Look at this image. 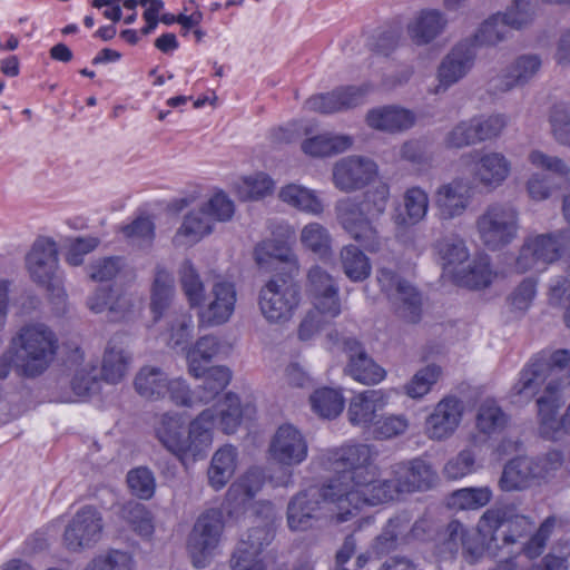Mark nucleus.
<instances>
[{
  "label": "nucleus",
  "instance_id": "nucleus-24",
  "mask_svg": "<svg viewBox=\"0 0 570 570\" xmlns=\"http://www.w3.org/2000/svg\"><path fill=\"white\" fill-rule=\"evenodd\" d=\"M155 435L160 444L180 461L187 458L185 422L178 413H163L154 424Z\"/></svg>",
  "mask_w": 570,
  "mask_h": 570
},
{
  "label": "nucleus",
  "instance_id": "nucleus-53",
  "mask_svg": "<svg viewBox=\"0 0 570 570\" xmlns=\"http://www.w3.org/2000/svg\"><path fill=\"white\" fill-rule=\"evenodd\" d=\"M178 276L181 289L190 307L200 305L205 294V286L197 269L189 259L181 263Z\"/></svg>",
  "mask_w": 570,
  "mask_h": 570
},
{
  "label": "nucleus",
  "instance_id": "nucleus-32",
  "mask_svg": "<svg viewBox=\"0 0 570 570\" xmlns=\"http://www.w3.org/2000/svg\"><path fill=\"white\" fill-rule=\"evenodd\" d=\"M446 23L439 10H422L407 24V35L415 45H428L444 31Z\"/></svg>",
  "mask_w": 570,
  "mask_h": 570
},
{
  "label": "nucleus",
  "instance_id": "nucleus-55",
  "mask_svg": "<svg viewBox=\"0 0 570 570\" xmlns=\"http://www.w3.org/2000/svg\"><path fill=\"white\" fill-rule=\"evenodd\" d=\"M255 259L258 265L267 263L269 259H276L278 262L289 265L291 269L298 271L297 256L289 248L282 246L274 239H267L259 243L255 247Z\"/></svg>",
  "mask_w": 570,
  "mask_h": 570
},
{
  "label": "nucleus",
  "instance_id": "nucleus-48",
  "mask_svg": "<svg viewBox=\"0 0 570 570\" xmlns=\"http://www.w3.org/2000/svg\"><path fill=\"white\" fill-rule=\"evenodd\" d=\"M299 242L303 247L326 259L332 255V236L328 229L320 223L306 224L299 234Z\"/></svg>",
  "mask_w": 570,
  "mask_h": 570
},
{
  "label": "nucleus",
  "instance_id": "nucleus-45",
  "mask_svg": "<svg viewBox=\"0 0 570 570\" xmlns=\"http://www.w3.org/2000/svg\"><path fill=\"white\" fill-rule=\"evenodd\" d=\"M199 379H203V384L196 389L195 399L197 403L207 404L228 385L232 374L229 368L219 365L205 368Z\"/></svg>",
  "mask_w": 570,
  "mask_h": 570
},
{
  "label": "nucleus",
  "instance_id": "nucleus-34",
  "mask_svg": "<svg viewBox=\"0 0 570 570\" xmlns=\"http://www.w3.org/2000/svg\"><path fill=\"white\" fill-rule=\"evenodd\" d=\"M215 415L213 409H206L190 422L187 434V456L194 459L204 456L213 442Z\"/></svg>",
  "mask_w": 570,
  "mask_h": 570
},
{
  "label": "nucleus",
  "instance_id": "nucleus-13",
  "mask_svg": "<svg viewBox=\"0 0 570 570\" xmlns=\"http://www.w3.org/2000/svg\"><path fill=\"white\" fill-rule=\"evenodd\" d=\"M473 188L470 181L456 177L440 184L433 191L432 200L435 217L441 223H449L462 217L471 206Z\"/></svg>",
  "mask_w": 570,
  "mask_h": 570
},
{
  "label": "nucleus",
  "instance_id": "nucleus-38",
  "mask_svg": "<svg viewBox=\"0 0 570 570\" xmlns=\"http://www.w3.org/2000/svg\"><path fill=\"white\" fill-rule=\"evenodd\" d=\"M263 484V472L258 469H249L229 487L226 493V502L230 509L237 510L252 500Z\"/></svg>",
  "mask_w": 570,
  "mask_h": 570
},
{
  "label": "nucleus",
  "instance_id": "nucleus-12",
  "mask_svg": "<svg viewBox=\"0 0 570 570\" xmlns=\"http://www.w3.org/2000/svg\"><path fill=\"white\" fill-rule=\"evenodd\" d=\"M237 291L233 282L217 279L209 292L204 294L198 307L199 327H214L227 323L235 312Z\"/></svg>",
  "mask_w": 570,
  "mask_h": 570
},
{
  "label": "nucleus",
  "instance_id": "nucleus-37",
  "mask_svg": "<svg viewBox=\"0 0 570 570\" xmlns=\"http://www.w3.org/2000/svg\"><path fill=\"white\" fill-rule=\"evenodd\" d=\"M131 363V354L115 340H111L105 351L101 374L106 382L119 383L127 374Z\"/></svg>",
  "mask_w": 570,
  "mask_h": 570
},
{
  "label": "nucleus",
  "instance_id": "nucleus-31",
  "mask_svg": "<svg viewBox=\"0 0 570 570\" xmlns=\"http://www.w3.org/2000/svg\"><path fill=\"white\" fill-rule=\"evenodd\" d=\"M434 252L439 264L444 273L450 274L454 279L460 274L459 266L469 259L470 253L465 240L458 234L441 237L434 244Z\"/></svg>",
  "mask_w": 570,
  "mask_h": 570
},
{
  "label": "nucleus",
  "instance_id": "nucleus-57",
  "mask_svg": "<svg viewBox=\"0 0 570 570\" xmlns=\"http://www.w3.org/2000/svg\"><path fill=\"white\" fill-rule=\"evenodd\" d=\"M219 425L226 434L236 431L240 423L242 410L240 402L236 394L227 393L224 400L219 402L218 410Z\"/></svg>",
  "mask_w": 570,
  "mask_h": 570
},
{
  "label": "nucleus",
  "instance_id": "nucleus-9",
  "mask_svg": "<svg viewBox=\"0 0 570 570\" xmlns=\"http://www.w3.org/2000/svg\"><path fill=\"white\" fill-rule=\"evenodd\" d=\"M224 528V514L219 509H208L196 519L187 540V551L195 568L203 569L209 564Z\"/></svg>",
  "mask_w": 570,
  "mask_h": 570
},
{
  "label": "nucleus",
  "instance_id": "nucleus-33",
  "mask_svg": "<svg viewBox=\"0 0 570 570\" xmlns=\"http://www.w3.org/2000/svg\"><path fill=\"white\" fill-rule=\"evenodd\" d=\"M415 527L406 514H400L389 520L382 532L374 539L372 549L376 554H386L407 541Z\"/></svg>",
  "mask_w": 570,
  "mask_h": 570
},
{
  "label": "nucleus",
  "instance_id": "nucleus-44",
  "mask_svg": "<svg viewBox=\"0 0 570 570\" xmlns=\"http://www.w3.org/2000/svg\"><path fill=\"white\" fill-rule=\"evenodd\" d=\"M340 263L343 273L351 282H363L371 275L370 258L356 245L350 244L341 248Z\"/></svg>",
  "mask_w": 570,
  "mask_h": 570
},
{
  "label": "nucleus",
  "instance_id": "nucleus-62",
  "mask_svg": "<svg viewBox=\"0 0 570 570\" xmlns=\"http://www.w3.org/2000/svg\"><path fill=\"white\" fill-rule=\"evenodd\" d=\"M124 236L138 246H149L155 237V225L148 217H138L121 227Z\"/></svg>",
  "mask_w": 570,
  "mask_h": 570
},
{
  "label": "nucleus",
  "instance_id": "nucleus-11",
  "mask_svg": "<svg viewBox=\"0 0 570 570\" xmlns=\"http://www.w3.org/2000/svg\"><path fill=\"white\" fill-rule=\"evenodd\" d=\"M562 234H541L527 237L519 249L514 268L518 273H527L546 268L558 261L564 249Z\"/></svg>",
  "mask_w": 570,
  "mask_h": 570
},
{
  "label": "nucleus",
  "instance_id": "nucleus-56",
  "mask_svg": "<svg viewBox=\"0 0 570 570\" xmlns=\"http://www.w3.org/2000/svg\"><path fill=\"white\" fill-rule=\"evenodd\" d=\"M122 519L140 537L149 538L154 533L151 513L138 502H128L121 510Z\"/></svg>",
  "mask_w": 570,
  "mask_h": 570
},
{
  "label": "nucleus",
  "instance_id": "nucleus-52",
  "mask_svg": "<svg viewBox=\"0 0 570 570\" xmlns=\"http://www.w3.org/2000/svg\"><path fill=\"white\" fill-rule=\"evenodd\" d=\"M492 498V491L489 487L463 488L453 491L448 505L455 510H476L487 505Z\"/></svg>",
  "mask_w": 570,
  "mask_h": 570
},
{
  "label": "nucleus",
  "instance_id": "nucleus-26",
  "mask_svg": "<svg viewBox=\"0 0 570 570\" xmlns=\"http://www.w3.org/2000/svg\"><path fill=\"white\" fill-rule=\"evenodd\" d=\"M541 471L534 459L527 456L512 459L503 468L499 487L502 491L527 489L533 480L542 479Z\"/></svg>",
  "mask_w": 570,
  "mask_h": 570
},
{
  "label": "nucleus",
  "instance_id": "nucleus-15",
  "mask_svg": "<svg viewBox=\"0 0 570 570\" xmlns=\"http://www.w3.org/2000/svg\"><path fill=\"white\" fill-rule=\"evenodd\" d=\"M101 513L94 507L81 508L69 521L63 532L65 547L73 552L92 548L102 535Z\"/></svg>",
  "mask_w": 570,
  "mask_h": 570
},
{
  "label": "nucleus",
  "instance_id": "nucleus-40",
  "mask_svg": "<svg viewBox=\"0 0 570 570\" xmlns=\"http://www.w3.org/2000/svg\"><path fill=\"white\" fill-rule=\"evenodd\" d=\"M352 145L351 136L323 132L305 139L302 150L312 157H328L347 150Z\"/></svg>",
  "mask_w": 570,
  "mask_h": 570
},
{
  "label": "nucleus",
  "instance_id": "nucleus-21",
  "mask_svg": "<svg viewBox=\"0 0 570 570\" xmlns=\"http://www.w3.org/2000/svg\"><path fill=\"white\" fill-rule=\"evenodd\" d=\"M342 348L347 355L345 373L364 385H376L386 377V371L379 365L355 338H344Z\"/></svg>",
  "mask_w": 570,
  "mask_h": 570
},
{
  "label": "nucleus",
  "instance_id": "nucleus-59",
  "mask_svg": "<svg viewBox=\"0 0 570 570\" xmlns=\"http://www.w3.org/2000/svg\"><path fill=\"white\" fill-rule=\"evenodd\" d=\"M194 328L193 316L187 312L174 313L169 322L167 344L171 347L180 346L189 340Z\"/></svg>",
  "mask_w": 570,
  "mask_h": 570
},
{
  "label": "nucleus",
  "instance_id": "nucleus-2",
  "mask_svg": "<svg viewBox=\"0 0 570 570\" xmlns=\"http://www.w3.org/2000/svg\"><path fill=\"white\" fill-rule=\"evenodd\" d=\"M570 352L558 350L540 353L521 371L513 392L525 400L537 397L541 434H552L558 428L557 411L561 391L570 384Z\"/></svg>",
  "mask_w": 570,
  "mask_h": 570
},
{
  "label": "nucleus",
  "instance_id": "nucleus-3",
  "mask_svg": "<svg viewBox=\"0 0 570 570\" xmlns=\"http://www.w3.org/2000/svg\"><path fill=\"white\" fill-rule=\"evenodd\" d=\"M389 199L390 186L380 183L362 196L346 197L335 204L336 218L342 228L371 253H377L383 247V238L374 220L385 213Z\"/></svg>",
  "mask_w": 570,
  "mask_h": 570
},
{
  "label": "nucleus",
  "instance_id": "nucleus-39",
  "mask_svg": "<svg viewBox=\"0 0 570 570\" xmlns=\"http://www.w3.org/2000/svg\"><path fill=\"white\" fill-rule=\"evenodd\" d=\"M175 297V281L167 269L157 267L150 289V311L158 320L167 311Z\"/></svg>",
  "mask_w": 570,
  "mask_h": 570
},
{
  "label": "nucleus",
  "instance_id": "nucleus-20",
  "mask_svg": "<svg viewBox=\"0 0 570 570\" xmlns=\"http://www.w3.org/2000/svg\"><path fill=\"white\" fill-rule=\"evenodd\" d=\"M464 165L474 163L473 178L488 189L500 187L511 173L510 160L499 151L480 153L472 150L461 156Z\"/></svg>",
  "mask_w": 570,
  "mask_h": 570
},
{
  "label": "nucleus",
  "instance_id": "nucleus-14",
  "mask_svg": "<svg viewBox=\"0 0 570 570\" xmlns=\"http://www.w3.org/2000/svg\"><path fill=\"white\" fill-rule=\"evenodd\" d=\"M268 454L282 468L301 465L308 456V442L304 433L291 423L279 425L273 434Z\"/></svg>",
  "mask_w": 570,
  "mask_h": 570
},
{
  "label": "nucleus",
  "instance_id": "nucleus-22",
  "mask_svg": "<svg viewBox=\"0 0 570 570\" xmlns=\"http://www.w3.org/2000/svg\"><path fill=\"white\" fill-rule=\"evenodd\" d=\"M370 91V85L341 87L331 92L309 97L304 108L323 115L340 112L363 104Z\"/></svg>",
  "mask_w": 570,
  "mask_h": 570
},
{
  "label": "nucleus",
  "instance_id": "nucleus-1",
  "mask_svg": "<svg viewBox=\"0 0 570 570\" xmlns=\"http://www.w3.org/2000/svg\"><path fill=\"white\" fill-rule=\"evenodd\" d=\"M376 450L368 444H346L326 450L322 454V464L327 469L341 471L328 484L337 492L341 521L364 505H372L371 491L376 488L379 469L374 464Z\"/></svg>",
  "mask_w": 570,
  "mask_h": 570
},
{
  "label": "nucleus",
  "instance_id": "nucleus-25",
  "mask_svg": "<svg viewBox=\"0 0 570 570\" xmlns=\"http://www.w3.org/2000/svg\"><path fill=\"white\" fill-rule=\"evenodd\" d=\"M387 400L383 390H366L355 394L347 407L350 423L361 428L374 425L376 412L387 404Z\"/></svg>",
  "mask_w": 570,
  "mask_h": 570
},
{
  "label": "nucleus",
  "instance_id": "nucleus-35",
  "mask_svg": "<svg viewBox=\"0 0 570 570\" xmlns=\"http://www.w3.org/2000/svg\"><path fill=\"white\" fill-rule=\"evenodd\" d=\"M237 455V449L233 445H224L214 453L207 471L208 483L214 490H222L233 478Z\"/></svg>",
  "mask_w": 570,
  "mask_h": 570
},
{
  "label": "nucleus",
  "instance_id": "nucleus-46",
  "mask_svg": "<svg viewBox=\"0 0 570 570\" xmlns=\"http://www.w3.org/2000/svg\"><path fill=\"white\" fill-rule=\"evenodd\" d=\"M497 273L492 269L490 257L487 255L476 256L466 271L455 275L459 285L474 289L485 288L494 281Z\"/></svg>",
  "mask_w": 570,
  "mask_h": 570
},
{
  "label": "nucleus",
  "instance_id": "nucleus-50",
  "mask_svg": "<svg viewBox=\"0 0 570 570\" xmlns=\"http://www.w3.org/2000/svg\"><path fill=\"white\" fill-rule=\"evenodd\" d=\"M312 410L321 417H336L344 409V397L331 387L315 390L309 396Z\"/></svg>",
  "mask_w": 570,
  "mask_h": 570
},
{
  "label": "nucleus",
  "instance_id": "nucleus-29",
  "mask_svg": "<svg viewBox=\"0 0 570 570\" xmlns=\"http://www.w3.org/2000/svg\"><path fill=\"white\" fill-rule=\"evenodd\" d=\"M365 121L372 129L399 132L411 128L414 125V115L399 106H382L367 111Z\"/></svg>",
  "mask_w": 570,
  "mask_h": 570
},
{
  "label": "nucleus",
  "instance_id": "nucleus-16",
  "mask_svg": "<svg viewBox=\"0 0 570 570\" xmlns=\"http://www.w3.org/2000/svg\"><path fill=\"white\" fill-rule=\"evenodd\" d=\"M476 59V50L472 41L464 40L454 46L441 60L438 70V85L430 90L434 95L445 92L472 70Z\"/></svg>",
  "mask_w": 570,
  "mask_h": 570
},
{
  "label": "nucleus",
  "instance_id": "nucleus-23",
  "mask_svg": "<svg viewBox=\"0 0 570 570\" xmlns=\"http://www.w3.org/2000/svg\"><path fill=\"white\" fill-rule=\"evenodd\" d=\"M30 277L37 284L49 287L58 268V247L53 239L39 237L26 256Z\"/></svg>",
  "mask_w": 570,
  "mask_h": 570
},
{
  "label": "nucleus",
  "instance_id": "nucleus-27",
  "mask_svg": "<svg viewBox=\"0 0 570 570\" xmlns=\"http://www.w3.org/2000/svg\"><path fill=\"white\" fill-rule=\"evenodd\" d=\"M214 230L213 218L205 207L189 210L173 237L175 247H187L198 243Z\"/></svg>",
  "mask_w": 570,
  "mask_h": 570
},
{
  "label": "nucleus",
  "instance_id": "nucleus-58",
  "mask_svg": "<svg viewBox=\"0 0 570 570\" xmlns=\"http://www.w3.org/2000/svg\"><path fill=\"white\" fill-rule=\"evenodd\" d=\"M83 570H134V561L128 552L110 550L94 558Z\"/></svg>",
  "mask_w": 570,
  "mask_h": 570
},
{
  "label": "nucleus",
  "instance_id": "nucleus-4",
  "mask_svg": "<svg viewBox=\"0 0 570 570\" xmlns=\"http://www.w3.org/2000/svg\"><path fill=\"white\" fill-rule=\"evenodd\" d=\"M9 344L16 355L17 374L37 377L52 363L59 348V338L47 324L29 322L12 334Z\"/></svg>",
  "mask_w": 570,
  "mask_h": 570
},
{
  "label": "nucleus",
  "instance_id": "nucleus-61",
  "mask_svg": "<svg viewBox=\"0 0 570 570\" xmlns=\"http://www.w3.org/2000/svg\"><path fill=\"white\" fill-rule=\"evenodd\" d=\"M549 124L554 140L562 146L570 147V112L567 107L553 106L550 110Z\"/></svg>",
  "mask_w": 570,
  "mask_h": 570
},
{
  "label": "nucleus",
  "instance_id": "nucleus-18",
  "mask_svg": "<svg viewBox=\"0 0 570 570\" xmlns=\"http://www.w3.org/2000/svg\"><path fill=\"white\" fill-rule=\"evenodd\" d=\"M464 403L455 395H445L433 407L424 422L425 435L435 441L451 438L461 424Z\"/></svg>",
  "mask_w": 570,
  "mask_h": 570
},
{
  "label": "nucleus",
  "instance_id": "nucleus-30",
  "mask_svg": "<svg viewBox=\"0 0 570 570\" xmlns=\"http://www.w3.org/2000/svg\"><path fill=\"white\" fill-rule=\"evenodd\" d=\"M404 213L392 215V222L397 229H405L423 222L429 213L430 198L426 190L420 186H412L403 194Z\"/></svg>",
  "mask_w": 570,
  "mask_h": 570
},
{
  "label": "nucleus",
  "instance_id": "nucleus-43",
  "mask_svg": "<svg viewBox=\"0 0 570 570\" xmlns=\"http://www.w3.org/2000/svg\"><path fill=\"white\" fill-rule=\"evenodd\" d=\"M278 197L285 204L311 215L320 216L324 206L322 200L311 189L289 184L281 188Z\"/></svg>",
  "mask_w": 570,
  "mask_h": 570
},
{
  "label": "nucleus",
  "instance_id": "nucleus-8",
  "mask_svg": "<svg viewBox=\"0 0 570 570\" xmlns=\"http://www.w3.org/2000/svg\"><path fill=\"white\" fill-rule=\"evenodd\" d=\"M336 512L337 521L341 511L338 510L337 492L330 489V484L323 487H311L294 495L287 505V523L293 531H305L314 521L322 517L323 511Z\"/></svg>",
  "mask_w": 570,
  "mask_h": 570
},
{
  "label": "nucleus",
  "instance_id": "nucleus-28",
  "mask_svg": "<svg viewBox=\"0 0 570 570\" xmlns=\"http://www.w3.org/2000/svg\"><path fill=\"white\" fill-rule=\"evenodd\" d=\"M541 65L542 60L538 55H521L510 65L504 73L494 80L493 87L504 92L514 87L524 86L537 76Z\"/></svg>",
  "mask_w": 570,
  "mask_h": 570
},
{
  "label": "nucleus",
  "instance_id": "nucleus-63",
  "mask_svg": "<svg viewBox=\"0 0 570 570\" xmlns=\"http://www.w3.org/2000/svg\"><path fill=\"white\" fill-rule=\"evenodd\" d=\"M476 471L475 454L470 449H464L456 456L449 460L443 472L448 479L458 480Z\"/></svg>",
  "mask_w": 570,
  "mask_h": 570
},
{
  "label": "nucleus",
  "instance_id": "nucleus-7",
  "mask_svg": "<svg viewBox=\"0 0 570 570\" xmlns=\"http://www.w3.org/2000/svg\"><path fill=\"white\" fill-rule=\"evenodd\" d=\"M301 303L299 286L287 275H274L259 289L258 307L269 324L292 320Z\"/></svg>",
  "mask_w": 570,
  "mask_h": 570
},
{
  "label": "nucleus",
  "instance_id": "nucleus-64",
  "mask_svg": "<svg viewBox=\"0 0 570 570\" xmlns=\"http://www.w3.org/2000/svg\"><path fill=\"white\" fill-rule=\"evenodd\" d=\"M127 483L131 492L140 499L148 500L155 493V478L147 468H137L129 471Z\"/></svg>",
  "mask_w": 570,
  "mask_h": 570
},
{
  "label": "nucleus",
  "instance_id": "nucleus-10",
  "mask_svg": "<svg viewBox=\"0 0 570 570\" xmlns=\"http://www.w3.org/2000/svg\"><path fill=\"white\" fill-rule=\"evenodd\" d=\"M377 282L395 314L409 323H416L421 317V296L405 279L399 277L392 269H377Z\"/></svg>",
  "mask_w": 570,
  "mask_h": 570
},
{
  "label": "nucleus",
  "instance_id": "nucleus-19",
  "mask_svg": "<svg viewBox=\"0 0 570 570\" xmlns=\"http://www.w3.org/2000/svg\"><path fill=\"white\" fill-rule=\"evenodd\" d=\"M379 174L377 165L364 156H347L335 163L333 167V184L344 193L362 189Z\"/></svg>",
  "mask_w": 570,
  "mask_h": 570
},
{
  "label": "nucleus",
  "instance_id": "nucleus-17",
  "mask_svg": "<svg viewBox=\"0 0 570 570\" xmlns=\"http://www.w3.org/2000/svg\"><path fill=\"white\" fill-rule=\"evenodd\" d=\"M306 293L313 306L325 317L335 318L341 314L340 287L335 278L323 267L314 265L308 269Z\"/></svg>",
  "mask_w": 570,
  "mask_h": 570
},
{
  "label": "nucleus",
  "instance_id": "nucleus-36",
  "mask_svg": "<svg viewBox=\"0 0 570 570\" xmlns=\"http://www.w3.org/2000/svg\"><path fill=\"white\" fill-rule=\"evenodd\" d=\"M168 374L160 367L145 365L137 372L134 386L136 392L146 400L157 401L166 397Z\"/></svg>",
  "mask_w": 570,
  "mask_h": 570
},
{
  "label": "nucleus",
  "instance_id": "nucleus-41",
  "mask_svg": "<svg viewBox=\"0 0 570 570\" xmlns=\"http://www.w3.org/2000/svg\"><path fill=\"white\" fill-rule=\"evenodd\" d=\"M218 352L219 342L216 336L205 335L198 338L186 353L188 373L195 379L200 377Z\"/></svg>",
  "mask_w": 570,
  "mask_h": 570
},
{
  "label": "nucleus",
  "instance_id": "nucleus-6",
  "mask_svg": "<svg viewBox=\"0 0 570 570\" xmlns=\"http://www.w3.org/2000/svg\"><path fill=\"white\" fill-rule=\"evenodd\" d=\"M475 228L480 242L490 250H500L518 237V209L507 203H492L476 217Z\"/></svg>",
  "mask_w": 570,
  "mask_h": 570
},
{
  "label": "nucleus",
  "instance_id": "nucleus-49",
  "mask_svg": "<svg viewBox=\"0 0 570 570\" xmlns=\"http://www.w3.org/2000/svg\"><path fill=\"white\" fill-rule=\"evenodd\" d=\"M442 368L436 364H428L417 370L409 382L403 385V392L412 400H420L430 393L442 376Z\"/></svg>",
  "mask_w": 570,
  "mask_h": 570
},
{
  "label": "nucleus",
  "instance_id": "nucleus-54",
  "mask_svg": "<svg viewBox=\"0 0 570 570\" xmlns=\"http://www.w3.org/2000/svg\"><path fill=\"white\" fill-rule=\"evenodd\" d=\"M273 540L272 531L266 527H256L249 530L247 539L242 540L234 552V562L240 564V560L248 557H259L261 552Z\"/></svg>",
  "mask_w": 570,
  "mask_h": 570
},
{
  "label": "nucleus",
  "instance_id": "nucleus-47",
  "mask_svg": "<svg viewBox=\"0 0 570 570\" xmlns=\"http://www.w3.org/2000/svg\"><path fill=\"white\" fill-rule=\"evenodd\" d=\"M507 424V415L494 400H485L476 411L475 428L485 438L499 434Z\"/></svg>",
  "mask_w": 570,
  "mask_h": 570
},
{
  "label": "nucleus",
  "instance_id": "nucleus-60",
  "mask_svg": "<svg viewBox=\"0 0 570 570\" xmlns=\"http://www.w3.org/2000/svg\"><path fill=\"white\" fill-rule=\"evenodd\" d=\"M409 425V419L404 414H390L375 421L373 435L377 440L393 439L405 433Z\"/></svg>",
  "mask_w": 570,
  "mask_h": 570
},
{
  "label": "nucleus",
  "instance_id": "nucleus-51",
  "mask_svg": "<svg viewBox=\"0 0 570 570\" xmlns=\"http://www.w3.org/2000/svg\"><path fill=\"white\" fill-rule=\"evenodd\" d=\"M510 29L512 28L503 13H497L481 24L473 39L468 40L473 42L474 48L476 45L494 46L508 37Z\"/></svg>",
  "mask_w": 570,
  "mask_h": 570
},
{
  "label": "nucleus",
  "instance_id": "nucleus-5",
  "mask_svg": "<svg viewBox=\"0 0 570 570\" xmlns=\"http://www.w3.org/2000/svg\"><path fill=\"white\" fill-rule=\"evenodd\" d=\"M438 481V474L430 463L422 459H412L394 463L390 478L379 481L371 491L372 505L386 503L410 494L431 489Z\"/></svg>",
  "mask_w": 570,
  "mask_h": 570
},
{
  "label": "nucleus",
  "instance_id": "nucleus-42",
  "mask_svg": "<svg viewBox=\"0 0 570 570\" xmlns=\"http://www.w3.org/2000/svg\"><path fill=\"white\" fill-rule=\"evenodd\" d=\"M274 186V180L267 174L258 171L237 178L232 188L240 200L247 202L258 200L271 195Z\"/></svg>",
  "mask_w": 570,
  "mask_h": 570
}]
</instances>
